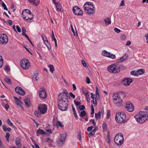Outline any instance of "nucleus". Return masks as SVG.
Listing matches in <instances>:
<instances>
[{"label":"nucleus","instance_id":"nucleus-1","mask_svg":"<svg viewBox=\"0 0 148 148\" xmlns=\"http://www.w3.org/2000/svg\"><path fill=\"white\" fill-rule=\"evenodd\" d=\"M70 97L68 92L66 90L59 93L58 97V108L61 111H66L68 108V98Z\"/></svg>","mask_w":148,"mask_h":148},{"label":"nucleus","instance_id":"nucleus-2","mask_svg":"<svg viewBox=\"0 0 148 148\" xmlns=\"http://www.w3.org/2000/svg\"><path fill=\"white\" fill-rule=\"evenodd\" d=\"M137 122L142 123L148 119V112L147 111H140L139 114L134 116Z\"/></svg>","mask_w":148,"mask_h":148},{"label":"nucleus","instance_id":"nucleus-3","mask_svg":"<svg viewBox=\"0 0 148 148\" xmlns=\"http://www.w3.org/2000/svg\"><path fill=\"white\" fill-rule=\"evenodd\" d=\"M126 68V67L123 65L121 64L120 66L114 64L110 65L108 67V70L111 73H119L121 69L122 70H124Z\"/></svg>","mask_w":148,"mask_h":148},{"label":"nucleus","instance_id":"nucleus-4","mask_svg":"<svg viewBox=\"0 0 148 148\" xmlns=\"http://www.w3.org/2000/svg\"><path fill=\"white\" fill-rule=\"evenodd\" d=\"M24 19L27 22H29L33 18V16L32 12L29 9H26L23 10L22 13Z\"/></svg>","mask_w":148,"mask_h":148},{"label":"nucleus","instance_id":"nucleus-5","mask_svg":"<svg viewBox=\"0 0 148 148\" xmlns=\"http://www.w3.org/2000/svg\"><path fill=\"white\" fill-rule=\"evenodd\" d=\"M112 98L113 102L116 106L120 107L123 106V101L121 98L118 93L114 94L112 96Z\"/></svg>","mask_w":148,"mask_h":148},{"label":"nucleus","instance_id":"nucleus-6","mask_svg":"<svg viewBox=\"0 0 148 148\" xmlns=\"http://www.w3.org/2000/svg\"><path fill=\"white\" fill-rule=\"evenodd\" d=\"M124 141V138L123 134L121 133H119L115 136L114 141L115 143L119 147H120L123 144Z\"/></svg>","mask_w":148,"mask_h":148},{"label":"nucleus","instance_id":"nucleus-7","mask_svg":"<svg viewBox=\"0 0 148 148\" xmlns=\"http://www.w3.org/2000/svg\"><path fill=\"white\" fill-rule=\"evenodd\" d=\"M21 68L24 69H28L30 65L29 61L27 59H22L20 62Z\"/></svg>","mask_w":148,"mask_h":148},{"label":"nucleus","instance_id":"nucleus-8","mask_svg":"<svg viewBox=\"0 0 148 148\" xmlns=\"http://www.w3.org/2000/svg\"><path fill=\"white\" fill-rule=\"evenodd\" d=\"M65 138L63 135H60L57 139V145L59 147H61L64 145Z\"/></svg>","mask_w":148,"mask_h":148},{"label":"nucleus","instance_id":"nucleus-9","mask_svg":"<svg viewBox=\"0 0 148 148\" xmlns=\"http://www.w3.org/2000/svg\"><path fill=\"white\" fill-rule=\"evenodd\" d=\"M8 41V38L7 36L5 34L1 35L0 37V43L6 44Z\"/></svg>","mask_w":148,"mask_h":148},{"label":"nucleus","instance_id":"nucleus-10","mask_svg":"<svg viewBox=\"0 0 148 148\" xmlns=\"http://www.w3.org/2000/svg\"><path fill=\"white\" fill-rule=\"evenodd\" d=\"M73 11L75 14L77 15H82L83 14L82 11L78 6L74 7L73 9Z\"/></svg>","mask_w":148,"mask_h":148},{"label":"nucleus","instance_id":"nucleus-11","mask_svg":"<svg viewBox=\"0 0 148 148\" xmlns=\"http://www.w3.org/2000/svg\"><path fill=\"white\" fill-rule=\"evenodd\" d=\"M38 109L40 113L44 114L47 110V108L45 104H41L38 106Z\"/></svg>","mask_w":148,"mask_h":148},{"label":"nucleus","instance_id":"nucleus-12","mask_svg":"<svg viewBox=\"0 0 148 148\" xmlns=\"http://www.w3.org/2000/svg\"><path fill=\"white\" fill-rule=\"evenodd\" d=\"M103 55L104 56L110 58L112 59H114L116 58V56L115 55L112 54H111L105 50H104L103 51Z\"/></svg>","mask_w":148,"mask_h":148},{"label":"nucleus","instance_id":"nucleus-13","mask_svg":"<svg viewBox=\"0 0 148 148\" xmlns=\"http://www.w3.org/2000/svg\"><path fill=\"white\" fill-rule=\"evenodd\" d=\"M39 94L40 97L43 99L46 98L47 96L45 90L44 88H41L39 90Z\"/></svg>","mask_w":148,"mask_h":148},{"label":"nucleus","instance_id":"nucleus-14","mask_svg":"<svg viewBox=\"0 0 148 148\" xmlns=\"http://www.w3.org/2000/svg\"><path fill=\"white\" fill-rule=\"evenodd\" d=\"M125 108L126 110L130 112L132 111L134 109L132 104L130 101L126 103Z\"/></svg>","mask_w":148,"mask_h":148},{"label":"nucleus","instance_id":"nucleus-15","mask_svg":"<svg viewBox=\"0 0 148 148\" xmlns=\"http://www.w3.org/2000/svg\"><path fill=\"white\" fill-rule=\"evenodd\" d=\"M15 91L17 94L20 95H24L25 94V91L20 87H16L15 88Z\"/></svg>","mask_w":148,"mask_h":148},{"label":"nucleus","instance_id":"nucleus-16","mask_svg":"<svg viewBox=\"0 0 148 148\" xmlns=\"http://www.w3.org/2000/svg\"><path fill=\"white\" fill-rule=\"evenodd\" d=\"M132 81V79L129 78H125L122 81V83L124 85L128 86H129Z\"/></svg>","mask_w":148,"mask_h":148},{"label":"nucleus","instance_id":"nucleus-17","mask_svg":"<svg viewBox=\"0 0 148 148\" xmlns=\"http://www.w3.org/2000/svg\"><path fill=\"white\" fill-rule=\"evenodd\" d=\"M115 119L117 122L119 123H121L124 121L122 118H121L119 115V114H116L115 117Z\"/></svg>","mask_w":148,"mask_h":148},{"label":"nucleus","instance_id":"nucleus-18","mask_svg":"<svg viewBox=\"0 0 148 148\" xmlns=\"http://www.w3.org/2000/svg\"><path fill=\"white\" fill-rule=\"evenodd\" d=\"M95 7H94V8H92L91 7H90V8L85 10V11L88 14H93L95 13Z\"/></svg>","mask_w":148,"mask_h":148},{"label":"nucleus","instance_id":"nucleus-19","mask_svg":"<svg viewBox=\"0 0 148 148\" xmlns=\"http://www.w3.org/2000/svg\"><path fill=\"white\" fill-rule=\"evenodd\" d=\"M24 101L25 105L28 107H29L31 105L30 99L29 98H26L24 100Z\"/></svg>","mask_w":148,"mask_h":148},{"label":"nucleus","instance_id":"nucleus-20","mask_svg":"<svg viewBox=\"0 0 148 148\" xmlns=\"http://www.w3.org/2000/svg\"><path fill=\"white\" fill-rule=\"evenodd\" d=\"M106 25H108L111 24V21L110 18L107 17H105L103 19Z\"/></svg>","mask_w":148,"mask_h":148},{"label":"nucleus","instance_id":"nucleus-21","mask_svg":"<svg viewBox=\"0 0 148 148\" xmlns=\"http://www.w3.org/2000/svg\"><path fill=\"white\" fill-rule=\"evenodd\" d=\"M117 114H119V116H120L121 118H122L123 120H125V119L126 118V115L124 112H122L118 113Z\"/></svg>","mask_w":148,"mask_h":148},{"label":"nucleus","instance_id":"nucleus-22","mask_svg":"<svg viewBox=\"0 0 148 148\" xmlns=\"http://www.w3.org/2000/svg\"><path fill=\"white\" fill-rule=\"evenodd\" d=\"M32 4L37 5L39 3V0H28Z\"/></svg>","mask_w":148,"mask_h":148},{"label":"nucleus","instance_id":"nucleus-23","mask_svg":"<svg viewBox=\"0 0 148 148\" xmlns=\"http://www.w3.org/2000/svg\"><path fill=\"white\" fill-rule=\"evenodd\" d=\"M136 71V74L137 75V76L143 74L145 73V71L143 69H140Z\"/></svg>","mask_w":148,"mask_h":148},{"label":"nucleus","instance_id":"nucleus-24","mask_svg":"<svg viewBox=\"0 0 148 148\" xmlns=\"http://www.w3.org/2000/svg\"><path fill=\"white\" fill-rule=\"evenodd\" d=\"M39 134H40L43 135H45L46 134V132L43 130L42 129H38L37 130V132L36 133V135L37 136H38V135Z\"/></svg>","mask_w":148,"mask_h":148},{"label":"nucleus","instance_id":"nucleus-25","mask_svg":"<svg viewBox=\"0 0 148 148\" xmlns=\"http://www.w3.org/2000/svg\"><path fill=\"white\" fill-rule=\"evenodd\" d=\"M56 5V9L58 10H59L61 12H62L63 10L62 9V5H60V4L58 3Z\"/></svg>","mask_w":148,"mask_h":148},{"label":"nucleus","instance_id":"nucleus-26","mask_svg":"<svg viewBox=\"0 0 148 148\" xmlns=\"http://www.w3.org/2000/svg\"><path fill=\"white\" fill-rule=\"evenodd\" d=\"M2 128L3 131L5 132L7 131L10 132L11 130V128L10 127L7 128V126L6 125H3L2 126Z\"/></svg>","mask_w":148,"mask_h":148},{"label":"nucleus","instance_id":"nucleus-27","mask_svg":"<svg viewBox=\"0 0 148 148\" xmlns=\"http://www.w3.org/2000/svg\"><path fill=\"white\" fill-rule=\"evenodd\" d=\"M6 123L8 125L12 127L13 128H15V126L13 125V124L11 122L9 119H8L6 121Z\"/></svg>","mask_w":148,"mask_h":148},{"label":"nucleus","instance_id":"nucleus-28","mask_svg":"<svg viewBox=\"0 0 148 148\" xmlns=\"http://www.w3.org/2000/svg\"><path fill=\"white\" fill-rule=\"evenodd\" d=\"M21 139L19 138H17L16 141V145L18 147H19L21 145Z\"/></svg>","mask_w":148,"mask_h":148},{"label":"nucleus","instance_id":"nucleus-29","mask_svg":"<svg viewBox=\"0 0 148 148\" xmlns=\"http://www.w3.org/2000/svg\"><path fill=\"white\" fill-rule=\"evenodd\" d=\"M96 97L97 99H99V95L98 88L97 86H96Z\"/></svg>","mask_w":148,"mask_h":148},{"label":"nucleus","instance_id":"nucleus-30","mask_svg":"<svg viewBox=\"0 0 148 148\" xmlns=\"http://www.w3.org/2000/svg\"><path fill=\"white\" fill-rule=\"evenodd\" d=\"M101 112L100 111H99L97 114L95 113V116L97 119H98L101 118Z\"/></svg>","mask_w":148,"mask_h":148},{"label":"nucleus","instance_id":"nucleus-31","mask_svg":"<svg viewBox=\"0 0 148 148\" xmlns=\"http://www.w3.org/2000/svg\"><path fill=\"white\" fill-rule=\"evenodd\" d=\"M86 3L88 6H90V7H92L93 8H94L95 5L94 4H93V3L90 2H87L85 3V4Z\"/></svg>","mask_w":148,"mask_h":148},{"label":"nucleus","instance_id":"nucleus-32","mask_svg":"<svg viewBox=\"0 0 148 148\" xmlns=\"http://www.w3.org/2000/svg\"><path fill=\"white\" fill-rule=\"evenodd\" d=\"M49 67L50 68V71L52 73H53V71L54 70V68L53 65L49 64Z\"/></svg>","mask_w":148,"mask_h":148},{"label":"nucleus","instance_id":"nucleus-33","mask_svg":"<svg viewBox=\"0 0 148 148\" xmlns=\"http://www.w3.org/2000/svg\"><path fill=\"white\" fill-rule=\"evenodd\" d=\"M5 82L8 83V84H11L10 79L9 78H6L5 79Z\"/></svg>","mask_w":148,"mask_h":148},{"label":"nucleus","instance_id":"nucleus-34","mask_svg":"<svg viewBox=\"0 0 148 148\" xmlns=\"http://www.w3.org/2000/svg\"><path fill=\"white\" fill-rule=\"evenodd\" d=\"M10 136V135L9 133H8V132H7L6 133V135L5 136V137L6 138V140L8 141H9V138Z\"/></svg>","mask_w":148,"mask_h":148},{"label":"nucleus","instance_id":"nucleus-35","mask_svg":"<svg viewBox=\"0 0 148 148\" xmlns=\"http://www.w3.org/2000/svg\"><path fill=\"white\" fill-rule=\"evenodd\" d=\"M23 35L24 36H25V37L27 39V40L29 41L30 43L33 45H33L32 43V42L30 40L29 38L28 37L27 35L26 34H23Z\"/></svg>","mask_w":148,"mask_h":148},{"label":"nucleus","instance_id":"nucleus-36","mask_svg":"<svg viewBox=\"0 0 148 148\" xmlns=\"http://www.w3.org/2000/svg\"><path fill=\"white\" fill-rule=\"evenodd\" d=\"M120 38L121 40H124L125 39L126 37L125 35L123 34L120 36Z\"/></svg>","mask_w":148,"mask_h":148},{"label":"nucleus","instance_id":"nucleus-37","mask_svg":"<svg viewBox=\"0 0 148 148\" xmlns=\"http://www.w3.org/2000/svg\"><path fill=\"white\" fill-rule=\"evenodd\" d=\"M102 127L104 130H106L107 128V124L105 123H103L102 125Z\"/></svg>","mask_w":148,"mask_h":148},{"label":"nucleus","instance_id":"nucleus-38","mask_svg":"<svg viewBox=\"0 0 148 148\" xmlns=\"http://www.w3.org/2000/svg\"><path fill=\"white\" fill-rule=\"evenodd\" d=\"M91 114H93L94 113V108L93 106L92 105H91Z\"/></svg>","mask_w":148,"mask_h":148},{"label":"nucleus","instance_id":"nucleus-39","mask_svg":"<svg viewBox=\"0 0 148 148\" xmlns=\"http://www.w3.org/2000/svg\"><path fill=\"white\" fill-rule=\"evenodd\" d=\"M86 114V112L85 111H83L81 112L80 114V116L82 117L84 116Z\"/></svg>","mask_w":148,"mask_h":148},{"label":"nucleus","instance_id":"nucleus-40","mask_svg":"<svg viewBox=\"0 0 148 148\" xmlns=\"http://www.w3.org/2000/svg\"><path fill=\"white\" fill-rule=\"evenodd\" d=\"M84 10L90 8V6H88L86 4H85L84 5Z\"/></svg>","mask_w":148,"mask_h":148},{"label":"nucleus","instance_id":"nucleus-41","mask_svg":"<svg viewBox=\"0 0 148 148\" xmlns=\"http://www.w3.org/2000/svg\"><path fill=\"white\" fill-rule=\"evenodd\" d=\"M57 124L59 126H60L61 127H63L64 125L60 121H58L57 122Z\"/></svg>","mask_w":148,"mask_h":148},{"label":"nucleus","instance_id":"nucleus-42","mask_svg":"<svg viewBox=\"0 0 148 148\" xmlns=\"http://www.w3.org/2000/svg\"><path fill=\"white\" fill-rule=\"evenodd\" d=\"M82 90L84 94H85L88 92V90L86 88H82Z\"/></svg>","mask_w":148,"mask_h":148},{"label":"nucleus","instance_id":"nucleus-43","mask_svg":"<svg viewBox=\"0 0 148 148\" xmlns=\"http://www.w3.org/2000/svg\"><path fill=\"white\" fill-rule=\"evenodd\" d=\"M136 71H132L130 72V74L132 75L137 76V75L136 74Z\"/></svg>","mask_w":148,"mask_h":148},{"label":"nucleus","instance_id":"nucleus-44","mask_svg":"<svg viewBox=\"0 0 148 148\" xmlns=\"http://www.w3.org/2000/svg\"><path fill=\"white\" fill-rule=\"evenodd\" d=\"M74 102L77 106H79L81 104V103L80 102H77L75 100H74Z\"/></svg>","mask_w":148,"mask_h":148},{"label":"nucleus","instance_id":"nucleus-45","mask_svg":"<svg viewBox=\"0 0 148 148\" xmlns=\"http://www.w3.org/2000/svg\"><path fill=\"white\" fill-rule=\"evenodd\" d=\"M79 108L80 110H83L85 109V107L84 105L79 106Z\"/></svg>","mask_w":148,"mask_h":148},{"label":"nucleus","instance_id":"nucleus-46","mask_svg":"<svg viewBox=\"0 0 148 148\" xmlns=\"http://www.w3.org/2000/svg\"><path fill=\"white\" fill-rule=\"evenodd\" d=\"M124 60H125L124 59V58L122 57L117 60V62H123V61H124Z\"/></svg>","mask_w":148,"mask_h":148},{"label":"nucleus","instance_id":"nucleus-47","mask_svg":"<svg viewBox=\"0 0 148 148\" xmlns=\"http://www.w3.org/2000/svg\"><path fill=\"white\" fill-rule=\"evenodd\" d=\"M40 112L39 113L38 111L36 110L34 112V114L36 116H38L39 115H40Z\"/></svg>","mask_w":148,"mask_h":148},{"label":"nucleus","instance_id":"nucleus-48","mask_svg":"<svg viewBox=\"0 0 148 148\" xmlns=\"http://www.w3.org/2000/svg\"><path fill=\"white\" fill-rule=\"evenodd\" d=\"M95 134L94 132H93V131H91L90 132L89 134H88V136L89 137H91L93 135Z\"/></svg>","mask_w":148,"mask_h":148},{"label":"nucleus","instance_id":"nucleus-49","mask_svg":"<svg viewBox=\"0 0 148 148\" xmlns=\"http://www.w3.org/2000/svg\"><path fill=\"white\" fill-rule=\"evenodd\" d=\"M2 7H3L4 10H8V8L6 7V5L4 3H2Z\"/></svg>","mask_w":148,"mask_h":148},{"label":"nucleus","instance_id":"nucleus-50","mask_svg":"<svg viewBox=\"0 0 148 148\" xmlns=\"http://www.w3.org/2000/svg\"><path fill=\"white\" fill-rule=\"evenodd\" d=\"M77 138L79 140H81L82 139L81 133L80 132H79L78 133V135L77 136Z\"/></svg>","mask_w":148,"mask_h":148},{"label":"nucleus","instance_id":"nucleus-51","mask_svg":"<svg viewBox=\"0 0 148 148\" xmlns=\"http://www.w3.org/2000/svg\"><path fill=\"white\" fill-rule=\"evenodd\" d=\"M110 115V110H108L107 111V119L109 118Z\"/></svg>","mask_w":148,"mask_h":148},{"label":"nucleus","instance_id":"nucleus-52","mask_svg":"<svg viewBox=\"0 0 148 148\" xmlns=\"http://www.w3.org/2000/svg\"><path fill=\"white\" fill-rule=\"evenodd\" d=\"M93 101V104L95 106H96L97 105V100L95 98V99H94L92 100Z\"/></svg>","mask_w":148,"mask_h":148},{"label":"nucleus","instance_id":"nucleus-53","mask_svg":"<svg viewBox=\"0 0 148 148\" xmlns=\"http://www.w3.org/2000/svg\"><path fill=\"white\" fill-rule=\"evenodd\" d=\"M26 31L25 28L24 27H23L22 29V35H23V34H26L25 33L26 32Z\"/></svg>","mask_w":148,"mask_h":148},{"label":"nucleus","instance_id":"nucleus-54","mask_svg":"<svg viewBox=\"0 0 148 148\" xmlns=\"http://www.w3.org/2000/svg\"><path fill=\"white\" fill-rule=\"evenodd\" d=\"M114 31L117 33H119L121 32V30L117 28L114 29Z\"/></svg>","mask_w":148,"mask_h":148},{"label":"nucleus","instance_id":"nucleus-55","mask_svg":"<svg viewBox=\"0 0 148 148\" xmlns=\"http://www.w3.org/2000/svg\"><path fill=\"white\" fill-rule=\"evenodd\" d=\"M69 95H70V96L71 97H72L73 99L75 98V95H74V94H73L72 92H70L69 93Z\"/></svg>","mask_w":148,"mask_h":148},{"label":"nucleus","instance_id":"nucleus-56","mask_svg":"<svg viewBox=\"0 0 148 148\" xmlns=\"http://www.w3.org/2000/svg\"><path fill=\"white\" fill-rule=\"evenodd\" d=\"M16 29L17 31L18 32L20 33L21 32V29L20 27L18 25L17 26H16Z\"/></svg>","mask_w":148,"mask_h":148},{"label":"nucleus","instance_id":"nucleus-57","mask_svg":"<svg viewBox=\"0 0 148 148\" xmlns=\"http://www.w3.org/2000/svg\"><path fill=\"white\" fill-rule=\"evenodd\" d=\"M52 38L53 40L54 41H56V39L54 37V35L53 34V32L52 31Z\"/></svg>","mask_w":148,"mask_h":148},{"label":"nucleus","instance_id":"nucleus-58","mask_svg":"<svg viewBox=\"0 0 148 148\" xmlns=\"http://www.w3.org/2000/svg\"><path fill=\"white\" fill-rule=\"evenodd\" d=\"M86 82L88 84L90 83V80L89 77H87L86 78Z\"/></svg>","mask_w":148,"mask_h":148},{"label":"nucleus","instance_id":"nucleus-59","mask_svg":"<svg viewBox=\"0 0 148 148\" xmlns=\"http://www.w3.org/2000/svg\"><path fill=\"white\" fill-rule=\"evenodd\" d=\"M16 103L18 106L21 107L22 109H23V108L20 104L19 103L18 101H16Z\"/></svg>","mask_w":148,"mask_h":148},{"label":"nucleus","instance_id":"nucleus-60","mask_svg":"<svg viewBox=\"0 0 148 148\" xmlns=\"http://www.w3.org/2000/svg\"><path fill=\"white\" fill-rule=\"evenodd\" d=\"M93 126L89 127L87 129V130L88 131H90L92 130V129L93 128Z\"/></svg>","mask_w":148,"mask_h":148},{"label":"nucleus","instance_id":"nucleus-61","mask_svg":"<svg viewBox=\"0 0 148 148\" xmlns=\"http://www.w3.org/2000/svg\"><path fill=\"white\" fill-rule=\"evenodd\" d=\"M47 46L49 50H50L51 48V46L50 44L48 42V44L47 45H46Z\"/></svg>","mask_w":148,"mask_h":148},{"label":"nucleus","instance_id":"nucleus-62","mask_svg":"<svg viewBox=\"0 0 148 148\" xmlns=\"http://www.w3.org/2000/svg\"><path fill=\"white\" fill-rule=\"evenodd\" d=\"M128 56L126 54H125L122 57L124 58V60H126L127 58H128Z\"/></svg>","mask_w":148,"mask_h":148},{"label":"nucleus","instance_id":"nucleus-63","mask_svg":"<svg viewBox=\"0 0 148 148\" xmlns=\"http://www.w3.org/2000/svg\"><path fill=\"white\" fill-rule=\"evenodd\" d=\"M5 108L6 110H8L9 108V106L8 104H6L5 106Z\"/></svg>","mask_w":148,"mask_h":148},{"label":"nucleus","instance_id":"nucleus-64","mask_svg":"<svg viewBox=\"0 0 148 148\" xmlns=\"http://www.w3.org/2000/svg\"><path fill=\"white\" fill-rule=\"evenodd\" d=\"M145 37L146 38L147 42L148 43V34H145Z\"/></svg>","mask_w":148,"mask_h":148}]
</instances>
